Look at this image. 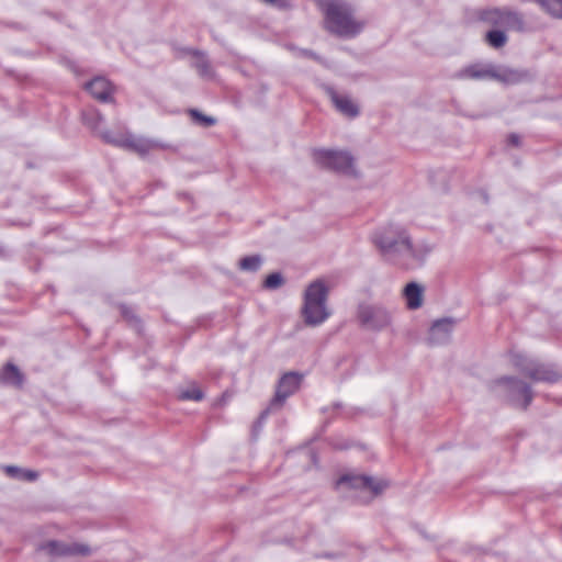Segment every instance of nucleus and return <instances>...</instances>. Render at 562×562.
I'll use <instances>...</instances> for the list:
<instances>
[{
  "instance_id": "nucleus-32",
  "label": "nucleus",
  "mask_w": 562,
  "mask_h": 562,
  "mask_svg": "<svg viewBox=\"0 0 562 562\" xmlns=\"http://www.w3.org/2000/svg\"><path fill=\"white\" fill-rule=\"evenodd\" d=\"M508 143L513 146H519L520 144V137L519 135L513 133L508 136Z\"/></svg>"
},
{
  "instance_id": "nucleus-27",
  "label": "nucleus",
  "mask_w": 562,
  "mask_h": 562,
  "mask_svg": "<svg viewBox=\"0 0 562 562\" xmlns=\"http://www.w3.org/2000/svg\"><path fill=\"white\" fill-rule=\"evenodd\" d=\"M283 283H284V279H283L282 274L279 272H273L266 278V280L263 282V286L269 290H276V289L280 288L281 285H283Z\"/></svg>"
},
{
  "instance_id": "nucleus-15",
  "label": "nucleus",
  "mask_w": 562,
  "mask_h": 562,
  "mask_svg": "<svg viewBox=\"0 0 562 562\" xmlns=\"http://www.w3.org/2000/svg\"><path fill=\"white\" fill-rule=\"evenodd\" d=\"M495 66L492 64H472L461 69L457 77L460 79L484 80L494 79Z\"/></svg>"
},
{
  "instance_id": "nucleus-17",
  "label": "nucleus",
  "mask_w": 562,
  "mask_h": 562,
  "mask_svg": "<svg viewBox=\"0 0 562 562\" xmlns=\"http://www.w3.org/2000/svg\"><path fill=\"white\" fill-rule=\"evenodd\" d=\"M189 53L194 58L191 66L198 71V74L204 79H214L215 72L206 57V54L196 49H190Z\"/></svg>"
},
{
  "instance_id": "nucleus-2",
  "label": "nucleus",
  "mask_w": 562,
  "mask_h": 562,
  "mask_svg": "<svg viewBox=\"0 0 562 562\" xmlns=\"http://www.w3.org/2000/svg\"><path fill=\"white\" fill-rule=\"evenodd\" d=\"M372 241L386 260L393 261L400 256L415 257L411 236L401 225L389 224L376 229Z\"/></svg>"
},
{
  "instance_id": "nucleus-3",
  "label": "nucleus",
  "mask_w": 562,
  "mask_h": 562,
  "mask_svg": "<svg viewBox=\"0 0 562 562\" xmlns=\"http://www.w3.org/2000/svg\"><path fill=\"white\" fill-rule=\"evenodd\" d=\"M328 293V288L321 279L308 284L304 292V304L302 308L306 325L317 326L329 317L330 312L326 305Z\"/></svg>"
},
{
  "instance_id": "nucleus-4",
  "label": "nucleus",
  "mask_w": 562,
  "mask_h": 562,
  "mask_svg": "<svg viewBox=\"0 0 562 562\" xmlns=\"http://www.w3.org/2000/svg\"><path fill=\"white\" fill-rule=\"evenodd\" d=\"M313 156L315 161L323 168L348 176H357L355 159L348 151L316 149L314 150Z\"/></svg>"
},
{
  "instance_id": "nucleus-26",
  "label": "nucleus",
  "mask_w": 562,
  "mask_h": 562,
  "mask_svg": "<svg viewBox=\"0 0 562 562\" xmlns=\"http://www.w3.org/2000/svg\"><path fill=\"white\" fill-rule=\"evenodd\" d=\"M203 392L196 387L192 386L190 389L183 390L179 394V398L182 401H201L203 398Z\"/></svg>"
},
{
  "instance_id": "nucleus-22",
  "label": "nucleus",
  "mask_w": 562,
  "mask_h": 562,
  "mask_svg": "<svg viewBox=\"0 0 562 562\" xmlns=\"http://www.w3.org/2000/svg\"><path fill=\"white\" fill-rule=\"evenodd\" d=\"M262 263V258L259 255L247 256L240 259L239 269L244 271L256 272Z\"/></svg>"
},
{
  "instance_id": "nucleus-13",
  "label": "nucleus",
  "mask_w": 562,
  "mask_h": 562,
  "mask_svg": "<svg viewBox=\"0 0 562 562\" xmlns=\"http://www.w3.org/2000/svg\"><path fill=\"white\" fill-rule=\"evenodd\" d=\"M326 92L338 112L348 117L359 115V108L349 95L339 94L333 87H327Z\"/></svg>"
},
{
  "instance_id": "nucleus-25",
  "label": "nucleus",
  "mask_w": 562,
  "mask_h": 562,
  "mask_svg": "<svg viewBox=\"0 0 562 562\" xmlns=\"http://www.w3.org/2000/svg\"><path fill=\"white\" fill-rule=\"evenodd\" d=\"M189 114H190L191 119L194 121V123H196L201 126L210 127V126H213L216 124L215 117L205 115L196 109H190Z\"/></svg>"
},
{
  "instance_id": "nucleus-30",
  "label": "nucleus",
  "mask_w": 562,
  "mask_h": 562,
  "mask_svg": "<svg viewBox=\"0 0 562 562\" xmlns=\"http://www.w3.org/2000/svg\"><path fill=\"white\" fill-rule=\"evenodd\" d=\"M265 3L278 7L280 9H286L291 5L290 0H262Z\"/></svg>"
},
{
  "instance_id": "nucleus-21",
  "label": "nucleus",
  "mask_w": 562,
  "mask_h": 562,
  "mask_svg": "<svg viewBox=\"0 0 562 562\" xmlns=\"http://www.w3.org/2000/svg\"><path fill=\"white\" fill-rule=\"evenodd\" d=\"M540 8L554 19L562 20V0H535Z\"/></svg>"
},
{
  "instance_id": "nucleus-10",
  "label": "nucleus",
  "mask_w": 562,
  "mask_h": 562,
  "mask_svg": "<svg viewBox=\"0 0 562 562\" xmlns=\"http://www.w3.org/2000/svg\"><path fill=\"white\" fill-rule=\"evenodd\" d=\"M101 137L108 144L131 149L140 155L147 154L153 148V144L150 142L137 138L132 134L113 135L111 132L105 131L101 134Z\"/></svg>"
},
{
  "instance_id": "nucleus-31",
  "label": "nucleus",
  "mask_w": 562,
  "mask_h": 562,
  "mask_svg": "<svg viewBox=\"0 0 562 562\" xmlns=\"http://www.w3.org/2000/svg\"><path fill=\"white\" fill-rule=\"evenodd\" d=\"M38 474L35 471L32 470H24L21 473L20 480L23 481H35L37 479Z\"/></svg>"
},
{
  "instance_id": "nucleus-19",
  "label": "nucleus",
  "mask_w": 562,
  "mask_h": 562,
  "mask_svg": "<svg viewBox=\"0 0 562 562\" xmlns=\"http://www.w3.org/2000/svg\"><path fill=\"white\" fill-rule=\"evenodd\" d=\"M424 289L416 282H411L404 288V297L409 310H417L423 305Z\"/></svg>"
},
{
  "instance_id": "nucleus-18",
  "label": "nucleus",
  "mask_w": 562,
  "mask_h": 562,
  "mask_svg": "<svg viewBox=\"0 0 562 562\" xmlns=\"http://www.w3.org/2000/svg\"><path fill=\"white\" fill-rule=\"evenodd\" d=\"M23 382L24 375L15 364L8 362L0 370V384L21 387Z\"/></svg>"
},
{
  "instance_id": "nucleus-16",
  "label": "nucleus",
  "mask_w": 562,
  "mask_h": 562,
  "mask_svg": "<svg viewBox=\"0 0 562 562\" xmlns=\"http://www.w3.org/2000/svg\"><path fill=\"white\" fill-rule=\"evenodd\" d=\"M86 89L94 99L101 102L112 101L113 88L110 81L104 77H95L91 81L87 82Z\"/></svg>"
},
{
  "instance_id": "nucleus-11",
  "label": "nucleus",
  "mask_w": 562,
  "mask_h": 562,
  "mask_svg": "<svg viewBox=\"0 0 562 562\" xmlns=\"http://www.w3.org/2000/svg\"><path fill=\"white\" fill-rule=\"evenodd\" d=\"M52 557H87L91 554L89 546L77 542L47 541L40 547Z\"/></svg>"
},
{
  "instance_id": "nucleus-28",
  "label": "nucleus",
  "mask_w": 562,
  "mask_h": 562,
  "mask_svg": "<svg viewBox=\"0 0 562 562\" xmlns=\"http://www.w3.org/2000/svg\"><path fill=\"white\" fill-rule=\"evenodd\" d=\"M4 471L9 476L14 477V479H20L21 473L23 472V469L15 467V465H5Z\"/></svg>"
},
{
  "instance_id": "nucleus-7",
  "label": "nucleus",
  "mask_w": 562,
  "mask_h": 562,
  "mask_svg": "<svg viewBox=\"0 0 562 562\" xmlns=\"http://www.w3.org/2000/svg\"><path fill=\"white\" fill-rule=\"evenodd\" d=\"M481 20L494 26L521 32L525 29L524 16L509 8H494L481 13Z\"/></svg>"
},
{
  "instance_id": "nucleus-8",
  "label": "nucleus",
  "mask_w": 562,
  "mask_h": 562,
  "mask_svg": "<svg viewBox=\"0 0 562 562\" xmlns=\"http://www.w3.org/2000/svg\"><path fill=\"white\" fill-rule=\"evenodd\" d=\"M495 384L504 387V392L508 400L519 405L524 411L529 407L532 402L533 393L527 383L513 376H503L495 381Z\"/></svg>"
},
{
  "instance_id": "nucleus-14",
  "label": "nucleus",
  "mask_w": 562,
  "mask_h": 562,
  "mask_svg": "<svg viewBox=\"0 0 562 562\" xmlns=\"http://www.w3.org/2000/svg\"><path fill=\"white\" fill-rule=\"evenodd\" d=\"M454 327L452 318H442L436 321L429 330V342L431 345H442L450 339L451 333Z\"/></svg>"
},
{
  "instance_id": "nucleus-24",
  "label": "nucleus",
  "mask_w": 562,
  "mask_h": 562,
  "mask_svg": "<svg viewBox=\"0 0 562 562\" xmlns=\"http://www.w3.org/2000/svg\"><path fill=\"white\" fill-rule=\"evenodd\" d=\"M486 42L494 48H501L507 43V36L503 31L492 30L486 33Z\"/></svg>"
},
{
  "instance_id": "nucleus-29",
  "label": "nucleus",
  "mask_w": 562,
  "mask_h": 562,
  "mask_svg": "<svg viewBox=\"0 0 562 562\" xmlns=\"http://www.w3.org/2000/svg\"><path fill=\"white\" fill-rule=\"evenodd\" d=\"M121 313L124 318H126L128 322H138L137 317L135 316L133 310L126 305L121 306Z\"/></svg>"
},
{
  "instance_id": "nucleus-12",
  "label": "nucleus",
  "mask_w": 562,
  "mask_h": 562,
  "mask_svg": "<svg viewBox=\"0 0 562 562\" xmlns=\"http://www.w3.org/2000/svg\"><path fill=\"white\" fill-rule=\"evenodd\" d=\"M337 485H347L350 488L370 490L374 495L384 491L387 484L384 481H378L368 475H342Z\"/></svg>"
},
{
  "instance_id": "nucleus-9",
  "label": "nucleus",
  "mask_w": 562,
  "mask_h": 562,
  "mask_svg": "<svg viewBox=\"0 0 562 562\" xmlns=\"http://www.w3.org/2000/svg\"><path fill=\"white\" fill-rule=\"evenodd\" d=\"M358 318L362 326L376 331L389 327L392 322L390 311L380 305H360Z\"/></svg>"
},
{
  "instance_id": "nucleus-1",
  "label": "nucleus",
  "mask_w": 562,
  "mask_h": 562,
  "mask_svg": "<svg viewBox=\"0 0 562 562\" xmlns=\"http://www.w3.org/2000/svg\"><path fill=\"white\" fill-rule=\"evenodd\" d=\"M324 14V27L329 33L352 38L360 34L364 22L355 18L353 8L344 0H315Z\"/></svg>"
},
{
  "instance_id": "nucleus-6",
  "label": "nucleus",
  "mask_w": 562,
  "mask_h": 562,
  "mask_svg": "<svg viewBox=\"0 0 562 562\" xmlns=\"http://www.w3.org/2000/svg\"><path fill=\"white\" fill-rule=\"evenodd\" d=\"M514 364L522 374L535 382L554 383L561 378L560 372L553 364L527 361L520 356L514 358Z\"/></svg>"
},
{
  "instance_id": "nucleus-5",
  "label": "nucleus",
  "mask_w": 562,
  "mask_h": 562,
  "mask_svg": "<svg viewBox=\"0 0 562 562\" xmlns=\"http://www.w3.org/2000/svg\"><path fill=\"white\" fill-rule=\"evenodd\" d=\"M303 375L297 372H288L283 374L277 385L276 394L269 403V406L261 412L259 416V424H262L271 411L279 409L283 406L286 398L293 395L301 385Z\"/></svg>"
},
{
  "instance_id": "nucleus-20",
  "label": "nucleus",
  "mask_w": 562,
  "mask_h": 562,
  "mask_svg": "<svg viewBox=\"0 0 562 562\" xmlns=\"http://www.w3.org/2000/svg\"><path fill=\"white\" fill-rule=\"evenodd\" d=\"M525 78V75L518 70L505 68L499 70L495 66L494 79L505 83H518Z\"/></svg>"
},
{
  "instance_id": "nucleus-23",
  "label": "nucleus",
  "mask_w": 562,
  "mask_h": 562,
  "mask_svg": "<svg viewBox=\"0 0 562 562\" xmlns=\"http://www.w3.org/2000/svg\"><path fill=\"white\" fill-rule=\"evenodd\" d=\"M83 122L92 130H97L103 122V116L95 109H89L82 113Z\"/></svg>"
}]
</instances>
